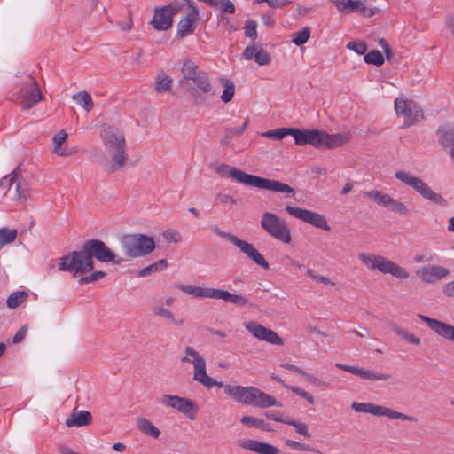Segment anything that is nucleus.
Instances as JSON below:
<instances>
[{
	"instance_id": "53",
	"label": "nucleus",
	"mask_w": 454,
	"mask_h": 454,
	"mask_svg": "<svg viewBox=\"0 0 454 454\" xmlns=\"http://www.w3.org/2000/svg\"><path fill=\"white\" fill-rule=\"evenodd\" d=\"M347 48L354 51L355 52H356L359 55H365L366 54L365 52L367 51V45L364 42H355V41L349 42L347 44Z\"/></svg>"
},
{
	"instance_id": "40",
	"label": "nucleus",
	"mask_w": 454,
	"mask_h": 454,
	"mask_svg": "<svg viewBox=\"0 0 454 454\" xmlns=\"http://www.w3.org/2000/svg\"><path fill=\"white\" fill-rule=\"evenodd\" d=\"M17 237V230L16 229H9V228H1L0 229V249L5 244L12 243L15 240Z\"/></svg>"
},
{
	"instance_id": "57",
	"label": "nucleus",
	"mask_w": 454,
	"mask_h": 454,
	"mask_svg": "<svg viewBox=\"0 0 454 454\" xmlns=\"http://www.w3.org/2000/svg\"><path fill=\"white\" fill-rule=\"evenodd\" d=\"M229 303L245 306L248 303V300L240 294H231Z\"/></svg>"
},
{
	"instance_id": "20",
	"label": "nucleus",
	"mask_w": 454,
	"mask_h": 454,
	"mask_svg": "<svg viewBox=\"0 0 454 454\" xmlns=\"http://www.w3.org/2000/svg\"><path fill=\"white\" fill-rule=\"evenodd\" d=\"M418 317L438 336L454 343V326L438 319L431 318L419 314Z\"/></svg>"
},
{
	"instance_id": "17",
	"label": "nucleus",
	"mask_w": 454,
	"mask_h": 454,
	"mask_svg": "<svg viewBox=\"0 0 454 454\" xmlns=\"http://www.w3.org/2000/svg\"><path fill=\"white\" fill-rule=\"evenodd\" d=\"M179 9L178 4L155 8L152 26L159 31L168 30L172 27L173 18Z\"/></svg>"
},
{
	"instance_id": "25",
	"label": "nucleus",
	"mask_w": 454,
	"mask_h": 454,
	"mask_svg": "<svg viewBox=\"0 0 454 454\" xmlns=\"http://www.w3.org/2000/svg\"><path fill=\"white\" fill-rule=\"evenodd\" d=\"M437 137L440 145L449 150L450 156L454 151V127L450 124H446L439 127L437 129Z\"/></svg>"
},
{
	"instance_id": "39",
	"label": "nucleus",
	"mask_w": 454,
	"mask_h": 454,
	"mask_svg": "<svg viewBox=\"0 0 454 454\" xmlns=\"http://www.w3.org/2000/svg\"><path fill=\"white\" fill-rule=\"evenodd\" d=\"M74 100L82 105L86 112H90L93 108V101L91 96L87 91H80L73 96Z\"/></svg>"
},
{
	"instance_id": "21",
	"label": "nucleus",
	"mask_w": 454,
	"mask_h": 454,
	"mask_svg": "<svg viewBox=\"0 0 454 454\" xmlns=\"http://www.w3.org/2000/svg\"><path fill=\"white\" fill-rule=\"evenodd\" d=\"M335 366L345 372L356 375L364 380H368L371 381L387 380L391 378V375L388 373L378 372L372 370L347 365L340 363H336Z\"/></svg>"
},
{
	"instance_id": "43",
	"label": "nucleus",
	"mask_w": 454,
	"mask_h": 454,
	"mask_svg": "<svg viewBox=\"0 0 454 454\" xmlns=\"http://www.w3.org/2000/svg\"><path fill=\"white\" fill-rule=\"evenodd\" d=\"M393 332H395L398 336L406 340L409 343L419 345L420 343V339L416 337L413 333H409L406 330H403L397 325H394L392 327Z\"/></svg>"
},
{
	"instance_id": "44",
	"label": "nucleus",
	"mask_w": 454,
	"mask_h": 454,
	"mask_svg": "<svg viewBox=\"0 0 454 454\" xmlns=\"http://www.w3.org/2000/svg\"><path fill=\"white\" fill-rule=\"evenodd\" d=\"M393 212L399 213L400 215H406L409 213L407 207L401 201H398L389 196L387 200V207Z\"/></svg>"
},
{
	"instance_id": "34",
	"label": "nucleus",
	"mask_w": 454,
	"mask_h": 454,
	"mask_svg": "<svg viewBox=\"0 0 454 454\" xmlns=\"http://www.w3.org/2000/svg\"><path fill=\"white\" fill-rule=\"evenodd\" d=\"M152 311L153 315L158 316L161 318L168 319L176 325L181 326L184 323V320L183 318H176V317L170 310L163 307L154 306L153 307Z\"/></svg>"
},
{
	"instance_id": "8",
	"label": "nucleus",
	"mask_w": 454,
	"mask_h": 454,
	"mask_svg": "<svg viewBox=\"0 0 454 454\" xmlns=\"http://www.w3.org/2000/svg\"><path fill=\"white\" fill-rule=\"evenodd\" d=\"M184 351L186 356L181 357L180 360L182 363L192 364L194 369L193 380L195 381L207 388H212L215 386L224 388L225 385L222 381H217L207 374L206 361L198 351L190 346L186 347Z\"/></svg>"
},
{
	"instance_id": "2",
	"label": "nucleus",
	"mask_w": 454,
	"mask_h": 454,
	"mask_svg": "<svg viewBox=\"0 0 454 454\" xmlns=\"http://www.w3.org/2000/svg\"><path fill=\"white\" fill-rule=\"evenodd\" d=\"M293 136L295 145H310L317 149H334L348 143V133L328 134L318 129H299L295 128H280L262 133V136L275 140L283 139L286 136Z\"/></svg>"
},
{
	"instance_id": "32",
	"label": "nucleus",
	"mask_w": 454,
	"mask_h": 454,
	"mask_svg": "<svg viewBox=\"0 0 454 454\" xmlns=\"http://www.w3.org/2000/svg\"><path fill=\"white\" fill-rule=\"evenodd\" d=\"M177 288L184 293L191 294L196 298H208L209 287L181 284L177 286Z\"/></svg>"
},
{
	"instance_id": "23",
	"label": "nucleus",
	"mask_w": 454,
	"mask_h": 454,
	"mask_svg": "<svg viewBox=\"0 0 454 454\" xmlns=\"http://www.w3.org/2000/svg\"><path fill=\"white\" fill-rule=\"evenodd\" d=\"M236 444L244 450H247L257 454H277L278 449L274 446L258 442L256 440L239 439Z\"/></svg>"
},
{
	"instance_id": "63",
	"label": "nucleus",
	"mask_w": 454,
	"mask_h": 454,
	"mask_svg": "<svg viewBox=\"0 0 454 454\" xmlns=\"http://www.w3.org/2000/svg\"><path fill=\"white\" fill-rule=\"evenodd\" d=\"M157 266L156 264L153 263L138 271V277H146L151 275L153 272L157 271Z\"/></svg>"
},
{
	"instance_id": "16",
	"label": "nucleus",
	"mask_w": 454,
	"mask_h": 454,
	"mask_svg": "<svg viewBox=\"0 0 454 454\" xmlns=\"http://www.w3.org/2000/svg\"><path fill=\"white\" fill-rule=\"evenodd\" d=\"M161 403L184 414L188 419H194L198 411L197 404L191 399L173 395H162Z\"/></svg>"
},
{
	"instance_id": "12",
	"label": "nucleus",
	"mask_w": 454,
	"mask_h": 454,
	"mask_svg": "<svg viewBox=\"0 0 454 454\" xmlns=\"http://www.w3.org/2000/svg\"><path fill=\"white\" fill-rule=\"evenodd\" d=\"M16 100L22 110H28L43 100L38 82L33 76L27 75L22 81Z\"/></svg>"
},
{
	"instance_id": "62",
	"label": "nucleus",
	"mask_w": 454,
	"mask_h": 454,
	"mask_svg": "<svg viewBox=\"0 0 454 454\" xmlns=\"http://www.w3.org/2000/svg\"><path fill=\"white\" fill-rule=\"evenodd\" d=\"M217 199L223 204H230L231 206L237 204V200L228 194L219 193Z\"/></svg>"
},
{
	"instance_id": "52",
	"label": "nucleus",
	"mask_w": 454,
	"mask_h": 454,
	"mask_svg": "<svg viewBox=\"0 0 454 454\" xmlns=\"http://www.w3.org/2000/svg\"><path fill=\"white\" fill-rule=\"evenodd\" d=\"M16 193L18 198L26 200L29 194V189L26 184V182L23 180V182L20 181L18 179L16 181Z\"/></svg>"
},
{
	"instance_id": "37",
	"label": "nucleus",
	"mask_w": 454,
	"mask_h": 454,
	"mask_svg": "<svg viewBox=\"0 0 454 454\" xmlns=\"http://www.w3.org/2000/svg\"><path fill=\"white\" fill-rule=\"evenodd\" d=\"M28 294L26 291L14 292L7 298L6 304L8 308L15 309L24 302Z\"/></svg>"
},
{
	"instance_id": "28",
	"label": "nucleus",
	"mask_w": 454,
	"mask_h": 454,
	"mask_svg": "<svg viewBox=\"0 0 454 454\" xmlns=\"http://www.w3.org/2000/svg\"><path fill=\"white\" fill-rule=\"evenodd\" d=\"M137 427L144 434L154 439H157L160 434V431L145 418H140L137 420Z\"/></svg>"
},
{
	"instance_id": "30",
	"label": "nucleus",
	"mask_w": 454,
	"mask_h": 454,
	"mask_svg": "<svg viewBox=\"0 0 454 454\" xmlns=\"http://www.w3.org/2000/svg\"><path fill=\"white\" fill-rule=\"evenodd\" d=\"M248 121H249V119L247 118L245 120L243 125L240 127H236V128H228L227 127V128H225L224 135L221 139L222 145L225 146V145H229L233 137H239L241 134H243V132L245 131V129H247V127L248 125Z\"/></svg>"
},
{
	"instance_id": "59",
	"label": "nucleus",
	"mask_w": 454,
	"mask_h": 454,
	"mask_svg": "<svg viewBox=\"0 0 454 454\" xmlns=\"http://www.w3.org/2000/svg\"><path fill=\"white\" fill-rule=\"evenodd\" d=\"M265 416L270 419L282 423H286V421L288 420L287 419H284L282 414L278 411H269L265 413Z\"/></svg>"
},
{
	"instance_id": "49",
	"label": "nucleus",
	"mask_w": 454,
	"mask_h": 454,
	"mask_svg": "<svg viewBox=\"0 0 454 454\" xmlns=\"http://www.w3.org/2000/svg\"><path fill=\"white\" fill-rule=\"evenodd\" d=\"M17 180L14 174L6 175L0 179V188L4 191V195H6L7 192Z\"/></svg>"
},
{
	"instance_id": "10",
	"label": "nucleus",
	"mask_w": 454,
	"mask_h": 454,
	"mask_svg": "<svg viewBox=\"0 0 454 454\" xmlns=\"http://www.w3.org/2000/svg\"><path fill=\"white\" fill-rule=\"evenodd\" d=\"M210 229L215 234L218 235L223 239H227L235 247H237L240 250V252L245 254L247 257L253 261L254 263H256L264 270H269L270 265L268 262L254 247L253 244L248 243L243 239H240L239 238L230 232L222 231L217 225H212Z\"/></svg>"
},
{
	"instance_id": "31",
	"label": "nucleus",
	"mask_w": 454,
	"mask_h": 454,
	"mask_svg": "<svg viewBox=\"0 0 454 454\" xmlns=\"http://www.w3.org/2000/svg\"><path fill=\"white\" fill-rule=\"evenodd\" d=\"M173 85V80L169 75L164 73L159 74L154 82V90L157 93H165L170 91Z\"/></svg>"
},
{
	"instance_id": "18",
	"label": "nucleus",
	"mask_w": 454,
	"mask_h": 454,
	"mask_svg": "<svg viewBox=\"0 0 454 454\" xmlns=\"http://www.w3.org/2000/svg\"><path fill=\"white\" fill-rule=\"evenodd\" d=\"M285 209L292 216L308 223L318 229L325 231H330L331 229L327 223L326 218L318 213L292 206H286Z\"/></svg>"
},
{
	"instance_id": "64",
	"label": "nucleus",
	"mask_w": 454,
	"mask_h": 454,
	"mask_svg": "<svg viewBox=\"0 0 454 454\" xmlns=\"http://www.w3.org/2000/svg\"><path fill=\"white\" fill-rule=\"evenodd\" d=\"M443 293L449 297L454 296V280L444 286Z\"/></svg>"
},
{
	"instance_id": "1",
	"label": "nucleus",
	"mask_w": 454,
	"mask_h": 454,
	"mask_svg": "<svg viewBox=\"0 0 454 454\" xmlns=\"http://www.w3.org/2000/svg\"><path fill=\"white\" fill-rule=\"evenodd\" d=\"M94 259L100 262L121 264L124 259L115 254L107 245L97 239L83 242L81 250L73 251L59 259V270L74 272V275L92 271L95 268Z\"/></svg>"
},
{
	"instance_id": "46",
	"label": "nucleus",
	"mask_w": 454,
	"mask_h": 454,
	"mask_svg": "<svg viewBox=\"0 0 454 454\" xmlns=\"http://www.w3.org/2000/svg\"><path fill=\"white\" fill-rule=\"evenodd\" d=\"M106 276V273L105 271H101V270L94 271L93 273H91L89 276L80 278L78 280V283L80 285L94 283V282L98 281V279L105 278Z\"/></svg>"
},
{
	"instance_id": "13",
	"label": "nucleus",
	"mask_w": 454,
	"mask_h": 454,
	"mask_svg": "<svg viewBox=\"0 0 454 454\" xmlns=\"http://www.w3.org/2000/svg\"><path fill=\"white\" fill-rule=\"evenodd\" d=\"M395 177L405 184L412 187L424 199L438 205H445V199L439 193L434 192L422 179L405 171H396Z\"/></svg>"
},
{
	"instance_id": "38",
	"label": "nucleus",
	"mask_w": 454,
	"mask_h": 454,
	"mask_svg": "<svg viewBox=\"0 0 454 454\" xmlns=\"http://www.w3.org/2000/svg\"><path fill=\"white\" fill-rule=\"evenodd\" d=\"M221 82L224 88L223 92L221 96V99L224 103H229L233 98L235 93V85L233 82L225 78L221 79Z\"/></svg>"
},
{
	"instance_id": "54",
	"label": "nucleus",
	"mask_w": 454,
	"mask_h": 454,
	"mask_svg": "<svg viewBox=\"0 0 454 454\" xmlns=\"http://www.w3.org/2000/svg\"><path fill=\"white\" fill-rule=\"evenodd\" d=\"M281 366L285 367L286 369L291 372L306 376L308 380H310L311 382H315L317 380V379L312 374L306 372L305 371H303L302 369L294 364H283Z\"/></svg>"
},
{
	"instance_id": "24",
	"label": "nucleus",
	"mask_w": 454,
	"mask_h": 454,
	"mask_svg": "<svg viewBox=\"0 0 454 454\" xmlns=\"http://www.w3.org/2000/svg\"><path fill=\"white\" fill-rule=\"evenodd\" d=\"M242 56L247 60L254 59V61L260 66L268 65L271 61L270 54L262 48H259L255 44L246 47Z\"/></svg>"
},
{
	"instance_id": "11",
	"label": "nucleus",
	"mask_w": 454,
	"mask_h": 454,
	"mask_svg": "<svg viewBox=\"0 0 454 454\" xmlns=\"http://www.w3.org/2000/svg\"><path fill=\"white\" fill-rule=\"evenodd\" d=\"M261 226L269 235L285 244L292 240L291 230L286 221L271 212L262 214Z\"/></svg>"
},
{
	"instance_id": "61",
	"label": "nucleus",
	"mask_w": 454,
	"mask_h": 454,
	"mask_svg": "<svg viewBox=\"0 0 454 454\" xmlns=\"http://www.w3.org/2000/svg\"><path fill=\"white\" fill-rule=\"evenodd\" d=\"M376 8L372 7H366L364 4V1H362V5L358 9V12H360L364 17H372L375 14Z\"/></svg>"
},
{
	"instance_id": "3",
	"label": "nucleus",
	"mask_w": 454,
	"mask_h": 454,
	"mask_svg": "<svg viewBox=\"0 0 454 454\" xmlns=\"http://www.w3.org/2000/svg\"><path fill=\"white\" fill-rule=\"evenodd\" d=\"M181 74L179 86L189 93L195 105H202L207 101V96L215 95L207 73L201 70L192 60L184 61Z\"/></svg>"
},
{
	"instance_id": "29",
	"label": "nucleus",
	"mask_w": 454,
	"mask_h": 454,
	"mask_svg": "<svg viewBox=\"0 0 454 454\" xmlns=\"http://www.w3.org/2000/svg\"><path fill=\"white\" fill-rule=\"evenodd\" d=\"M334 5L337 10L344 13L358 12V9L362 5V0H336Z\"/></svg>"
},
{
	"instance_id": "5",
	"label": "nucleus",
	"mask_w": 454,
	"mask_h": 454,
	"mask_svg": "<svg viewBox=\"0 0 454 454\" xmlns=\"http://www.w3.org/2000/svg\"><path fill=\"white\" fill-rule=\"evenodd\" d=\"M215 172L222 176L231 177L237 182L246 185L275 192L291 193L293 197L295 194L294 189L286 184L278 180L266 179L261 176L247 174L240 169L230 167L225 164L217 166Z\"/></svg>"
},
{
	"instance_id": "45",
	"label": "nucleus",
	"mask_w": 454,
	"mask_h": 454,
	"mask_svg": "<svg viewBox=\"0 0 454 454\" xmlns=\"http://www.w3.org/2000/svg\"><path fill=\"white\" fill-rule=\"evenodd\" d=\"M231 293H230L227 290L218 289V288H210L209 287L208 298L216 299V300H223L225 302H229V299L231 297Z\"/></svg>"
},
{
	"instance_id": "42",
	"label": "nucleus",
	"mask_w": 454,
	"mask_h": 454,
	"mask_svg": "<svg viewBox=\"0 0 454 454\" xmlns=\"http://www.w3.org/2000/svg\"><path fill=\"white\" fill-rule=\"evenodd\" d=\"M364 60L365 63L373 64L376 67H380L384 64V57L378 50H372L366 53L364 57Z\"/></svg>"
},
{
	"instance_id": "7",
	"label": "nucleus",
	"mask_w": 454,
	"mask_h": 454,
	"mask_svg": "<svg viewBox=\"0 0 454 454\" xmlns=\"http://www.w3.org/2000/svg\"><path fill=\"white\" fill-rule=\"evenodd\" d=\"M119 241L129 258L145 256L155 248L153 238L142 233L123 234L119 238Z\"/></svg>"
},
{
	"instance_id": "9",
	"label": "nucleus",
	"mask_w": 454,
	"mask_h": 454,
	"mask_svg": "<svg viewBox=\"0 0 454 454\" xmlns=\"http://www.w3.org/2000/svg\"><path fill=\"white\" fill-rule=\"evenodd\" d=\"M358 258L367 267L368 270H377L384 274L389 273L400 279H404L409 277V274L405 269L400 267L398 264L387 259L384 256L375 255L373 254L360 253L358 254Z\"/></svg>"
},
{
	"instance_id": "4",
	"label": "nucleus",
	"mask_w": 454,
	"mask_h": 454,
	"mask_svg": "<svg viewBox=\"0 0 454 454\" xmlns=\"http://www.w3.org/2000/svg\"><path fill=\"white\" fill-rule=\"evenodd\" d=\"M100 137L106 150L111 157V162L106 167V171L114 173L121 170L129 160L123 132L114 126L105 124L101 128Z\"/></svg>"
},
{
	"instance_id": "56",
	"label": "nucleus",
	"mask_w": 454,
	"mask_h": 454,
	"mask_svg": "<svg viewBox=\"0 0 454 454\" xmlns=\"http://www.w3.org/2000/svg\"><path fill=\"white\" fill-rule=\"evenodd\" d=\"M221 4V11L225 13L233 14L235 12V5L231 0H217V4Z\"/></svg>"
},
{
	"instance_id": "60",
	"label": "nucleus",
	"mask_w": 454,
	"mask_h": 454,
	"mask_svg": "<svg viewBox=\"0 0 454 454\" xmlns=\"http://www.w3.org/2000/svg\"><path fill=\"white\" fill-rule=\"evenodd\" d=\"M292 2V0H270L268 1V5L270 8H285Z\"/></svg>"
},
{
	"instance_id": "19",
	"label": "nucleus",
	"mask_w": 454,
	"mask_h": 454,
	"mask_svg": "<svg viewBox=\"0 0 454 454\" xmlns=\"http://www.w3.org/2000/svg\"><path fill=\"white\" fill-rule=\"evenodd\" d=\"M245 326L246 329L251 334H253L255 338H257L260 340H263L273 345L284 344L283 340L278 336V334L276 332L263 326L261 324H258L257 322L249 321L246 323Z\"/></svg>"
},
{
	"instance_id": "58",
	"label": "nucleus",
	"mask_w": 454,
	"mask_h": 454,
	"mask_svg": "<svg viewBox=\"0 0 454 454\" xmlns=\"http://www.w3.org/2000/svg\"><path fill=\"white\" fill-rule=\"evenodd\" d=\"M27 333V325H22L20 330L16 333V334L13 336L12 342L14 344L20 343L26 337Z\"/></svg>"
},
{
	"instance_id": "55",
	"label": "nucleus",
	"mask_w": 454,
	"mask_h": 454,
	"mask_svg": "<svg viewBox=\"0 0 454 454\" xmlns=\"http://www.w3.org/2000/svg\"><path fill=\"white\" fill-rule=\"evenodd\" d=\"M286 444L289 446L292 450L296 451H314V450L310 448L309 445L300 443L295 441L286 440Z\"/></svg>"
},
{
	"instance_id": "22",
	"label": "nucleus",
	"mask_w": 454,
	"mask_h": 454,
	"mask_svg": "<svg viewBox=\"0 0 454 454\" xmlns=\"http://www.w3.org/2000/svg\"><path fill=\"white\" fill-rule=\"evenodd\" d=\"M449 270L442 266L427 265L420 268L417 275L426 283H433L445 278Z\"/></svg>"
},
{
	"instance_id": "41",
	"label": "nucleus",
	"mask_w": 454,
	"mask_h": 454,
	"mask_svg": "<svg viewBox=\"0 0 454 454\" xmlns=\"http://www.w3.org/2000/svg\"><path fill=\"white\" fill-rule=\"evenodd\" d=\"M311 29L309 27H303L301 31L292 35V42L297 45L301 46L309 40Z\"/></svg>"
},
{
	"instance_id": "14",
	"label": "nucleus",
	"mask_w": 454,
	"mask_h": 454,
	"mask_svg": "<svg viewBox=\"0 0 454 454\" xmlns=\"http://www.w3.org/2000/svg\"><path fill=\"white\" fill-rule=\"evenodd\" d=\"M395 110L397 115L403 116L404 121L402 128H408L424 119L421 106L411 99L402 97L395 99Z\"/></svg>"
},
{
	"instance_id": "26",
	"label": "nucleus",
	"mask_w": 454,
	"mask_h": 454,
	"mask_svg": "<svg viewBox=\"0 0 454 454\" xmlns=\"http://www.w3.org/2000/svg\"><path fill=\"white\" fill-rule=\"evenodd\" d=\"M92 422L91 413L88 411H77L74 409L70 417L66 419V426L67 427H80L88 426Z\"/></svg>"
},
{
	"instance_id": "36",
	"label": "nucleus",
	"mask_w": 454,
	"mask_h": 454,
	"mask_svg": "<svg viewBox=\"0 0 454 454\" xmlns=\"http://www.w3.org/2000/svg\"><path fill=\"white\" fill-rule=\"evenodd\" d=\"M364 195L372 199L374 202H376L379 206L387 207V200L389 198L388 194L383 193L378 190L365 191L364 192Z\"/></svg>"
},
{
	"instance_id": "51",
	"label": "nucleus",
	"mask_w": 454,
	"mask_h": 454,
	"mask_svg": "<svg viewBox=\"0 0 454 454\" xmlns=\"http://www.w3.org/2000/svg\"><path fill=\"white\" fill-rule=\"evenodd\" d=\"M162 237L166 241L173 243H178L182 239L181 234L173 229L165 230L162 232Z\"/></svg>"
},
{
	"instance_id": "47",
	"label": "nucleus",
	"mask_w": 454,
	"mask_h": 454,
	"mask_svg": "<svg viewBox=\"0 0 454 454\" xmlns=\"http://www.w3.org/2000/svg\"><path fill=\"white\" fill-rule=\"evenodd\" d=\"M256 21L254 20H247L245 23V36L252 39L257 38Z\"/></svg>"
},
{
	"instance_id": "48",
	"label": "nucleus",
	"mask_w": 454,
	"mask_h": 454,
	"mask_svg": "<svg viewBox=\"0 0 454 454\" xmlns=\"http://www.w3.org/2000/svg\"><path fill=\"white\" fill-rule=\"evenodd\" d=\"M284 387L290 389L292 392L295 393L297 395L306 399L311 404H313L315 402L313 395L302 388H300L296 386H287V385H284Z\"/></svg>"
},
{
	"instance_id": "15",
	"label": "nucleus",
	"mask_w": 454,
	"mask_h": 454,
	"mask_svg": "<svg viewBox=\"0 0 454 454\" xmlns=\"http://www.w3.org/2000/svg\"><path fill=\"white\" fill-rule=\"evenodd\" d=\"M351 407L356 412L370 413L374 416H384L392 419H402L408 421H416V419L411 416L405 415L402 412L396 411L390 408L377 405L372 403H358L353 402Z\"/></svg>"
},
{
	"instance_id": "33",
	"label": "nucleus",
	"mask_w": 454,
	"mask_h": 454,
	"mask_svg": "<svg viewBox=\"0 0 454 454\" xmlns=\"http://www.w3.org/2000/svg\"><path fill=\"white\" fill-rule=\"evenodd\" d=\"M240 422L248 427L259 428L266 432L271 431V427L269 423L252 416L242 417Z\"/></svg>"
},
{
	"instance_id": "50",
	"label": "nucleus",
	"mask_w": 454,
	"mask_h": 454,
	"mask_svg": "<svg viewBox=\"0 0 454 454\" xmlns=\"http://www.w3.org/2000/svg\"><path fill=\"white\" fill-rule=\"evenodd\" d=\"M286 424L294 426L295 427L296 432L299 434H301V435H303V436H305L307 438L310 437V434L308 432V427H307L306 424L299 422V421L294 420V419H288L287 421H286Z\"/></svg>"
},
{
	"instance_id": "27",
	"label": "nucleus",
	"mask_w": 454,
	"mask_h": 454,
	"mask_svg": "<svg viewBox=\"0 0 454 454\" xmlns=\"http://www.w3.org/2000/svg\"><path fill=\"white\" fill-rule=\"evenodd\" d=\"M199 19L200 16L189 14H187L184 19H181L177 24L176 35L180 38H184L192 35L196 28V22Z\"/></svg>"
},
{
	"instance_id": "35",
	"label": "nucleus",
	"mask_w": 454,
	"mask_h": 454,
	"mask_svg": "<svg viewBox=\"0 0 454 454\" xmlns=\"http://www.w3.org/2000/svg\"><path fill=\"white\" fill-rule=\"evenodd\" d=\"M67 137V134L64 130L59 131L58 134L54 136L53 151L56 154L60 156H67L72 153V151L61 148V145L66 141Z\"/></svg>"
},
{
	"instance_id": "6",
	"label": "nucleus",
	"mask_w": 454,
	"mask_h": 454,
	"mask_svg": "<svg viewBox=\"0 0 454 454\" xmlns=\"http://www.w3.org/2000/svg\"><path fill=\"white\" fill-rule=\"evenodd\" d=\"M224 392L238 403L261 409L270 406L282 407L283 404L272 395L254 387L225 385Z\"/></svg>"
}]
</instances>
